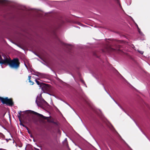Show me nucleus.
<instances>
[{
    "label": "nucleus",
    "mask_w": 150,
    "mask_h": 150,
    "mask_svg": "<svg viewBox=\"0 0 150 150\" xmlns=\"http://www.w3.org/2000/svg\"><path fill=\"white\" fill-rule=\"evenodd\" d=\"M0 1V2H4V1Z\"/></svg>",
    "instance_id": "obj_17"
},
{
    "label": "nucleus",
    "mask_w": 150,
    "mask_h": 150,
    "mask_svg": "<svg viewBox=\"0 0 150 150\" xmlns=\"http://www.w3.org/2000/svg\"><path fill=\"white\" fill-rule=\"evenodd\" d=\"M138 31L139 32V33H140V35H142V32H141L140 29H139V28L138 27Z\"/></svg>",
    "instance_id": "obj_14"
},
{
    "label": "nucleus",
    "mask_w": 150,
    "mask_h": 150,
    "mask_svg": "<svg viewBox=\"0 0 150 150\" xmlns=\"http://www.w3.org/2000/svg\"><path fill=\"white\" fill-rule=\"evenodd\" d=\"M35 73V74H33L38 76L41 77H44V75L42 74L41 73L38 72H36Z\"/></svg>",
    "instance_id": "obj_9"
},
{
    "label": "nucleus",
    "mask_w": 150,
    "mask_h": 150,
    "mask_svg": "<svg viewBox=\"0 0 150 150\" xmlns=\"http://www.w3.org/2000/svg\"><path fill=\"white\" fill-rule=\"evenodd\" d=\"M0 150H6V149H4L2 148L0 149Z\"/></svg>",
    "instance_id": "obj_18"
},
{
    "label": "nucleus",
    "mask_w": 150,
    "mask_h": 150,
    "mask_svg": "<svg viewBox=\"0 0 150 150\" xmlns=\"http://www.w3.org/2000/svg\"><path fill=\"white\" fill-rule=\"evenodd\" d=\"M28 112L30 113H32L37 115L38 117H39L40 118H42L44 120H47V121L49 122H51L54 124H56V122H54V119L53 118L49 117L44 116L40 114L33 111L30 110L28 111Z\"/></svg>",
    "instance_id": "obj_2"
},
{
    "label": "nucleus",
    "mask_w": 150,
    "mask_h": 150,
    "mask_svg": "<svg viewBox=\"0 0 150 150\" xmlns=\"http://www.w3.org/2000/svg\"><path fill=\"white\" fill-rule=\"evenodd\" d=\"M26 121L27 122L32 123V119L31 117H28L26 118Z\"/></svg>",
    "instance_id": "obj_11"
},
{
    "label": "nucleus",
    "mask_w": 150,
    "mask_h": 150,
    "mask_svg": "<svg viewBox=\"0 0 150 150\" xmlns=\"http://www.w3.org/2000/svg\"><path fill=\"white\" fill-rule=\"evenodd\" d=\"M4 63H6V64L9 65L11 68L16 69H17L19 67L20 64L18 58H14L13 60H11L10 57L8 58L7 60Z\"/></svg>",
    "instance_id": "obj_1"
},
{
    "label": "nucleus",
    "mask_w": 150,
    "mask_h": 150,
    "mask_svg": "<svg viewBox=\"0 0 150 150\" xmlns=\"http://www.w3.org/2000/svg\"><path fill=\"white\" fill-rule=\"evenodd\" d=\"M31 119L32 123H33L36 125L38 124V120L36 117L34 116H32L31 117Z\"/></svg>",
    "instance_id": "obj_8"
},
{
    "label": "nucleus",
    "mask_w": 150,
    "mask_h": 150,
    "mask_svg": "<svg viewBox=\"0 0 150 150\" xmlns=\"http://www.w3.org/2000/svg\"><path fill=\"white\" fill-rule=\"evenodd\" d=\"M0 101L3 104H6L10 106H12L14 105V103L12 98H8V97L3 98L0 97Z\"/></svg>",
    "instance_id": "obj_3"
},
{
    "label": "nucleus",
    "mask_w": 150,
    "mask_h": 150,
    "mask_svg": "<svg viewBox=\"0 0 150 150\" xmlns=\"http://www.w3.org/2000/svg\"><path fill=\"white\" fill-rule=\"evenodd\" d=\"M116 50L115 49L112 48L110 47H107L105 49L102 50V52H103L110 53L115 52Z\"/></svg>",
    "instance_id": "obj_6"
},
{
    "label": "nucleus",
    "mask_w": 150,
    "mask_h": 150,
    "mask_svg": "<svg viewBox=\"0 0 150 150\" xmlns=\"http://www.w3.org/2000/svg\"><path fill=\"white\" fill-rule=\"evenodd\" d=\"M40 96H41V98L38 97L35 101L37 105L38 106H41L42 105L45 106L48 105L49 104L42 98L41 94Z\"/></svg>",
    "instance_id": "obj_4"
},
{
    "label": "nucleus",
    "mask_w": 150,
    "mask_h": 150,
    "mask_svg": "<svg viewBox=\"0 0 150 150\" xmlns=\"http://www.w3.org/2000/svg\"><path fill=\"white\" fill-rule=\"evenodd\" d=\"M21 113H22L21 111H19V112L18 113V115H22Z\"/></svg>",
    "instance_id": "obj_15"
},
{
    "label": "nucleus",
    "mask_w": 150,
    "mask_h": 150,
    "mask_svg": "<svg viewBox=\"0 0 150 150\" xmlns=\"http://www.w3.org/2000/svg\"><path fill=\"white\" fill-rule=\"evenodd\" d=\"M31 76H28V80H29V82L30 83V85H33L34 84L33 82L31 80Z\"/></svg>",
    "instance_id": "obj_12"
},
{
    "label": "nucleus",
    "mask_w": 150,
    "mask_h": 150,
    "mask_svg": "<svg viewBox=\"0 0 150 150\" xmlns=\"http://www.w3.org/2000/svg\"><path fill=\"white\" fill-rule=\"evenodd\" d=\"M35 81L36 83L40 87V88L42 86V85L43 83V82H41L40 81H38L37 80V79H35Z\"/></svg>",
    "instance_id": "obj_10"
},
{
    "label": "nucleus",
    "mask_w": 150,
    "mask_h": 150,
    "mask_svg": "<svg viewBox=\"0 0 150 150\" xmlns=\"http://www.w3.org/2000/svg\"><path fill=\"white\" fill-rule=\"evenodd\" d=\"M35 150H39V149H36V148H35Z\"/></svg>",
    "instance_id": "obj_21"
},
{
    "label": "nucleus",
    "mask_w": 150,
    "mask_h": 150,
    "mask_svg": "<svg viewBox=\"0 0 150 150\" xmlns=\"http://www.w3.org/2000/svg\"><path fill=\"white\" fill-rule=\"evenodd\" d=\"M21 115H18L17 116H18V118L19 119V120H21L20 118H21Z\"/></svg>",
    "instance_id": "obj_16"
},
{
    "label": "nucleus",
    "mask_w": 150,
    "mask_h": 150,
    "mask_svg": "<svg viewBox=\"0 0 150 150\" xmlns=\"http://www.w3.org/2000/svg\"><path fill=\"white\" fill-rule=\"evenodd\" d=\"M141 54H143V52H139Z\"/></svg>",
    "instance_id": "obj_20"
},
{
    "label": "nucleus",
    "mask_w": 150,
    "mask_h": 150,
    "mask_svg": "<svg viewBox=\"0 0 150 150\" xmlns=\"http://www.w3.org/2000/svg\"><path fill=\"white\" fill-rule=\"evenodd\" d=\"M118 1V3H120V1Z\"/></svg>",
    "instance_id": "obj_22"
},
{
    "label": "nucleus",
    "mask_w": 150,
    "mask_h": 150,
    "mask_svg": "<svg viewBox=\"0 0 150 150\" xmlns=\"http://www.w3.org/2000/svg\"><path fill=\"white\" fill-rule=\"evenodd\" d=\"M44 92H49L51 90V87L50 85L43 83L40 88Z\"/></svg>",
    "instance_id": "obj_5"
},
{
    "label": "nucleus",
    "mask_w": 150,
    "mask_h": 150,
    "mask_svg": "<svg viewBox=\"0 0 150 150\" xmlns=\"http://www.w3.org/2000/svg\"><path fill=\"white\" fill-rule=\"evenodd\" d=\"M20 125H21L22 126H23V127H25V128H26L27 129H28V128L27 127H26V126H25L22 123V122H21V120H20Z\"/></svg>",
    "instance_id": "obj_13"
},
{
    "label": "nucleus",
    "mask_w": 150,
    "mask_h": 150,
    "mask_svg": "<svg viewBox=\"0 0 150 150\" xmlns=\"http://www.w3.org/2000/svg\"><path fill=\"white\" fill-rule=\"evenodd\" d=\"M3 56L4 58V59H3L1 56L0 55V64H6V63H4V62L6 61L7 60L8 58L4 54L3 55Z\"/></svg>",
    "instance_id": "obj_7"
},
{
    "label": "nucleus",
    "mask_w": 150,
    "mask_h": 150,
    "mask_svg": "<svg viewBox=\"0 0 150 150\" xmlns=\"http://www.w3.org/2000/svg\"><path fill=\"white\" fill-rule=\"evenodd\" d=\"M0 125L2 126V127H4V126L1 125V124L0 123Z\"/></svg>",
    "instance_id": "obj_19"
}]
</instances>
